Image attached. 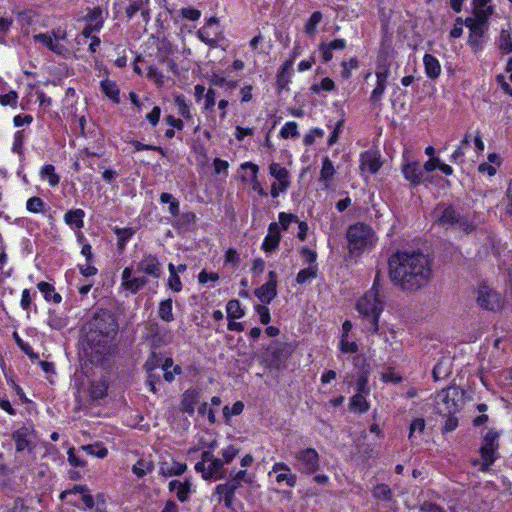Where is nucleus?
<instances>
[{
    "label": "nucleus",
    "mask_w": 512,
    "mask_h": 512,
    "mask_svg": "<svg viewBox=\"0 0 512 512\" xmlns=\"http://www.w3.org/2000/svg\"><path fill=\"white\" fill-rule=\"evenodd\" d=\"M389 277L400 290L415 292L432 280V262L420 251H398L389 258Z\"/></svg>",
    "instance_id": "nucleus-1"
},
{
    "label": "nucleus",
    "mask_w": 512,
    "mask_h": 512,
    "mask_svg": "<svg viewBox=\"0 0 512 512\" xmlns=\"http://www.w3.org/2000/svg\"><path fill=\"white\" fill-rule=\"evenodd\" d=\"M86 328V345L91 350L92 361L98 362L97 357L109 351L110 343L118 333L117 319L111 311L102 309L94 314Z\"/></svg>",
    "instance_id": "nucleus-2"
},
{
    "label": "nucleus",
    "mask_w": 512,
    "mask_h": 512,
    "mask_svg": "<svg viewBox=\"0 0 512 512\" xmlns=\"http://www.w3.org/2000/svg\"><path fill=\"white\" fill-rule=\"evenodd\" d=\"M383 294L379 288L378 276L375 278L373 286L368 290L356 304L357 311L363 316L364 329L367 332L376 333L378 331V320L383 311Z\"/></svg>",
    "instance_id": "nucleus-3"
},
{
    "label": "nucleus",
    "mask_w": 512,
    "mask_h": 512,
    "mask_svg": "<svg viewBox=\"0 0 512 512\" xmlns=\"http://www.w3.org/2000/svg\"><path fill=\"white\" fill-rule=\"evenodd\" d=\"M499 448V434L494 430H489L483 438L480 447V459L472 460V465L478 467L481 472L490 471V467L498 458L497 450Z\"/></svg>",
    "instance_id": "nucleus-4"
},
{
    "label": "nucleus",
    "mask_w": 512,
    "mask_h": 512,
    "mask_svg": "<svg viewBox=\"0 0 512 512\" xmlns=\"http://www.w3.org/2000/svg\"><path fill=\"white\" fill-rule=\"evenodd\" d=\"M348 248L351 253L362 252L375 245L374 233L370 226L364 223L351 225L346 233Z\"/></svg>",
    "instance_id": "nucleus-5"
},
{
    "label": "nucleus",
    "mask_w": 512,
    "mask_h": 512,
    "mask_svg": "<svg viewBox=\"0 0 512 512\" xmlns=\"http://www.w3.org/2000/svg\"><path fill=\"white\" fill-rule=\"evenodd\" d=\"M436 210L439 212L437 223L446 229L457 227L466 234L476 229V225L458 213L452 205H438Z\"/></svg>",
    "instance_id": "nucleus-6"
},
{
    "label": "nucleus",
    "mask_w": 512,
    "mask_h": 512,
    "mask_svg": "<svg viewBox=\"0 0 512 512\" xmlns=\"http://www.w3.org/2000/svg\"><path fill=\"white\" fill-rule=\"evenodd\" d=\"M464 392L457 386L443 389L436 398V409L439 414L451 415L458 412L463 404Z\"/></svg>",
    "instance_id": "nucleus-7"
},
{
    "label": "nucleus",
    "mask_w": 512,
    "mask_h": 512,
    "mask_svg": "<svg viewBox=\"0 0 512 512\" xmlns=\"http://www.w3.org/2000/svg\"><path fill=\"white\" fill-rule=\"evenodd\" d=\"M294 467L301 474L312 475L320 468V457L314 448H303L293 452Z\"/></svg>",
    "instance_id": "nucleus-8"
},
{
    "label": "nucleus",
    "mask_w": 512,
    "mask_h": 512,
    "mask_svg": "<svg viewBox=\"0 0 512 512\" xmlns=\"http://www.w3.org/2000/svg\"><path fill=\"white\" fill-rule=\"evenodd\" d=\"M66 32L57 30L51 33H40L34 35V42L40 43L57 55H64L68 52L66 47L60 43L66 39Z\"/></svg>",
    "instance_id": "nucleus-9"
},
{
    "label": "nucleus",
    "mask_w": 512,
    "mask_h": 512,
    "mask_svg": "<svg viewBox=\"0 0 512 512\" xmlns=\"http://www.w3.org/2000/svg\"><path fill=\"white\" fill-rule=\"evenodd\" d=\"M143 339L150 342L152 348L167 345L171 341L168 330L161 327L157 322H148L145 325Z\"/></svg>",
    "instance_id": "nucleus-10"
},
{
    "label": "nucleus",
    "mask_w": 512,
    "mask_h": 512,
    "mask_svg": "<svg viewBox=\"0 0 512 512\" xmlns=\"http://www.w3.org/2000/svg\"><path fill=\"white\" fill-rule=\"evenodd\" d=\"M292 353V347L285 342H273L267 349L269 365L280 369Z\"/></svg>",
    "instance_id": "nucleus-11"
},
{
    "label": "nucleus",
    "mask_w": 512,
    "mask_h": 512,
    "mask_svg": "<svg viewBox=\"0 0 512 512\" xmlns=\"http://www.w3.org/2000/svg\"><path fill=\"white\" fill-rule=\"evenodd\" d=\"M135 273L132 267H125L121 274V287L131 294L138 293L148 284L146 276H137Z\"/></svg>",
    "instance_id": "nucleus-12"
},
{
    "label": "nucleus",
    "mask_w": 512,
    "mask_h": 512,
    "mask_svg": "<svg viewBox=\"0 0 512 512\" xmlns=\"http://www.w3.org/2000/svg\"><path fill=\"white\" fill-rule=\"evenodd\" d=\"M135 272L143 274V276L146 277H152L154 279L161 277L163 273L162 265L159 259L156 255L153 254L144 255L138 262Z\"/></svg>",
    "instance_id": "nucleus-13"
},
{
    "label": "nucleus",
    "mask_w": 512,
    "mask_h": 512,
    "mask_svg": "<svg viewBox=\"0 0 512 512\" xmlns=\"http://www.w3.org/2000/svg\"><path fill=\"white\" fill-rule=\"evenodd\" d=\"M224 465L225 464L221 461L220 458H216L212 462H209L207 465H204V463H196L195 470L201 473V476L204 480H209L212 478L224 479L227 477Z\"/></svg>",
    "instance_id": "nucleus-14"
},
{
    "label": "nucleus",
    "mask_w": 512,
    "mask_h": 512,
    "mask_svg": "<svg viewBox=\"0 0 512 512\" xmlns=\"http://www.w3.org/2000/svg\"><path fill=\"white\" fill-rule=\"evenodd\" d=\"M69 499L71 503H77L81 500L87 509H92L95 506L93 496L90 494L89 489L85 485H75L72 489L62 492V499Z\"/></svg>",
    "instance_id": "nucleus-15"
},
{
    "label": "nucleus",
    "mask_w": 512,
    "mask_h": 512,
    "mask_svg": "<svg viewBox=\"0 0 512 512\" xmlns=\"http://www.w3.org/2000/svg\"><path fill=\"white\" fill-rule=\"evenodd\" d=\"M219 22L216 17H210L206 24L197 32L198 38L209 46H215L220 35Z\"/></svg>",
    "instance_id": "nucleus-16"
},
{
    "label": "nucleus",
    "mask_w": 512,
    "mask_h": 512,
    "mask_svg": "<svg viewBox=\"0 0 512 512\" xmlns=\"http://www.w3.org/2000/svg\"><path fill=\"white\" fill-rule=\"evenodd\" d=\"M268 281L255 290L256 297L264 304H269L277 295V274L270 271Z\"/></svg>",
    "instance_id": "nucleus-17"
},
{
    "label": "nucleus",
    "mask_w": 512,
    "mask_h": 512,
    "mask_svg": "<svg viewBox=\"0 0 512 512\" xmlns=\"http://www.w3.org/2000/svg\"><path fill=\"white\" fill-rule=\"evenodd\" d=\"M477 302L480 307L491 311H495L501 307L499 294L487 287H482L479 290Z\"/></svg>",
    "instance_id": "nucleus-18"
},
{
    "label": "nucleus",
    "mask_w": 512,
    "mask_h": 512,
    "mask_svg": "<svg viewBox=\"0 0 512 512\" xmlns=\"http://www.w3.org/2000/svg\"><path fill=\"white\" fill-rule=\"evenodd\" d=\"M103 12L100 7H94L90 10L85 19L87 24L85 25L82 35L84 37H89L93 32H98L103 26Z\"/></svg>",
    "instance_id": "nucleus-19"
},
{
    "label": "nucleus",
    "mask_w": 512,
    "mask_h": 512,
    "mask_svg": "<svg viewBox=\"0 0 512 512\" xmlns=\"http://www.w3.org/2000/svg\"><path fill=\"white\" fill-rule=\"evenodd\" d=\"M272 471L278 473L276 476L277 483L285 482L289 487H294L296 485L297 476L291 472V468L287 464L277 462L273 465Z\"/></svg>",
    "instance_id": "nucleus-20"
},
{
    "label": "nucleus",
    "mask_w": 512,
    "mask_h": 512,
    "mask_svg": "<svg viewBox=\"0 0 512 512\" xmlns=\"http://www.w3.org/2000/svg\"><path fill=\"white\" fill-rule=\"evenodd\" d=\"M478 20L467 19L466 25L470 29L469 42L472 45H478L479 39L483 36L486 28V19L484 16H477Z\"/></svg>",
    "instance_id": "nucleus-21"
},
{
    "label": "nucleus",
    "mask_w": 512,
    "mask_h": 512,
    "mask_svg": "<svg viewBox=\"0 0 512 512\" xmlns=\"http://www.w3.org/2000/svg\"><path fill=\"white\" fill-rule=\"evenodd\" d=\"M228 478V483L235 493L242 487V483L252 484L254 481V475L248 473L246 470L236 471L235 469H231Z\"/></svg>",
    "instance_id": "nucleus-22"
},
{
    "label": "nucleus",
    "mask_w": 512,
    "mask_h": 512,
    "mask_svg": "<svg viewBox=\"0 0 512 512\" xmlns=\"http://www.w3.org/2000/svg\"><path fill=\"white\" fill-rule=\"evenodd\" d=\"M402 172L405 179L413 186H417L423 181L424 171L418 162H412L404 165Z\"/></svg>",
    "instance_id": "nucleus-23"
},
{
    "label": "nucleus",
    "mask_w": 512,
    "mask_h": 512,
    "mask_svg": "<svg viewBox=\"0 0 512 512\" xmlns=\"http://www.w3.org/2000/svg\"><path fill=\"white\" fill-rule=\"evenodd\" d=\"M280 228L275 222L270 223L268 233L262 243V249L265 252H271L277 248L280 242Z\"/></svg>",
    "instance_id": "nucleus-24"
},
{
    "label": "nucleus",
    "mask_w": 512,
    "mask_h": 512,
    "mask_svg": "<svg viewBox=\"0 0 512 512\" xmlns=\"http://www.w3.org/2000/svg\"><path fill=\"white\" fill-rule=\"evenodd\" d=\"M269 172L271 176L279 181V191L285 192L290 186L288 170L279 163L273 162L269 166Z\"/></svg>",
    "instance_id": "nucleus-25"
},
{
    "label": "nucleus",
    "mask_w": 512,
    "mask_h": 512,
    "mask_svg": "<svg viewBox=\"0 0 512 512\" xmlns=\"http://www.w3.org/2000/svg\"><path fill=\"white\" fill-rule=\"evenodd\" d=\"M30 438L31 431L27 427H21L13 433V440L15 442L17 452L24 450L30 451Z\"/></svg>",
    "instance_id": "nucleus-26"
},
{
    "label": "nucleus",
    "mask_w": 512,
    "mask_h": 512,
    "mask_svg": "<svg viewBox=\"0 0 512 512\" xmlns=\"http://www.w3.org/2000/svg\"><path fill=\"white\" fill-rule=\"evenodd\" d=\"M169 490L176 491L177 499L184 503L189 500V495L191 493V483L186 480L185 482H180L178 480H172L169 482Z\"/></svg>",
    "instance_id": "nucleus-27"
},
{
    "label": "nucleus",
    "mask_w": 512,
    "mask_h": 512,
    "mask_svg": "<svg viewBox=\"0 0 512 512\" xmlns=\"http://www.w3.org/2000/svg\"><path fill=\"white\" fill-rule=\"evenodd\" d=\"M452 372V360L442 357L433 368L432 375L435 381L447 378Z\"/></svg>",
    "instance_id": "nucleus-28"
},
{
    "label": "nucleus",
    "mask_w": 512,
    "mask_h": 512,
    "mask_svg": "<svg viewBox=\"0 0 512 512\" xmlns=\"http://www.w3.org/2000/svg\"><path fill=\"white\" fill-rule=\"evenodd\" d=\"M362 170H368L371 174H375L381 167V163L377 154L372 151H366L361 155V165Z\"/></svg>",
    "instance_id": "nucleus-29"
},
{
    "label": "nucleus",
    "mask_w": 512,
    "mask_h": 512,
    "mask_svg": "<svg viewBox=\"0 0 512 512\" xmlns=\"http://www.w3.org/2000/svg\"><path fill=\"white\" fill-rule=\"evenodd\" d=\"M423 64L426 76L432 80L437 79L441 74V65L436 57L431 54H425Z\"/></svg>",
    "instance_id": "nucleus-30"
},
{
    "label": "nucleus",
    "mask_w": 512,
    "mask_h": 512,
    "mask_svg": "<svg viewBox=\"0 0 512 512\" xmlns=\"http://www.w3.org/2000/svg\"><path fill=\"white\" fill-rule=\"evenodd\" d=\"M39 177L42 181L48 182L52 188L58 186L60 182V175L52 164L44 165L39 171Z\"/></svg>",
    "instance_id": "nucleus-31"
},
{
    "label": "nucleus",
    "mask_w": 512,
    "mask_h": 512,
    "mask_svg": "<svg viewBox=\"0 0 512 512\" xmlns=\"http://www.w3.org/2000/svg\"><path fill=\"white\" fill-rule=\"evenodd\" d=\"M292 66L293 60H287L281 66V69L277 74V86L279 89H287L291 78Z\"/></svg>",
    "instance_id": "nucleus-32"
},
{
    "label": "nucleus",
    "mask_w": 512,
    "mask_h": 512,
    "mask_svg": "<svg viewBox=\"0 0 512 512\" xmlns=\"http://www.w3.org/2000/svg\"><path fill=\"white\" fill-rule=\"evenodd\" d=\"M334 175H335V168L333 166V163L329 159V157L326 156L323 158V161H322V168L320 171L319 180L324 183L326 188H328Z\"/></svg>",
    "instance_id": "nucleus-33"
},
{
    "label": "nucleus",
    "mask_w": 512,
    "mask_h": 512,
    "mask_svg": "<svg viewBox=\"0 0 512 512\" xmlns=\"http://www.w3.org/2000/svg\"><path fill=\"white\" fill-rule=\"evenodd\" d=\"M37 288L43 295L46 301H52L53 303H60L61 296L55 291V288L50 283L41 281L37 284Z\"/></svg>",
    "instance_id": "nucleus-34"
},
{
    "label": "nucleus",
    "mask_w": 512,
    "mask_h": 512,
    "mask_svg": "<svg viewBox=\"0 0 512 512\" xmlns=\"http://www.w3.org/2000/svg\"><path fill=\"white\" fill-rule=\"evenodd\" d=\"M215 493L220 495L219 501L223 499L224 504L227 508L232 507L235 492L233 491V489H231V486L229 485L228 482L224 484H219L215 489Z\"/></svg>",
    "instance_id": "nucleus-35"
},
{
    "label": "nucleus",
    "mask_w": 512,
    "mask_h": 512,
    "mask_svg": "<svg viewBox=\"0 0 512 512\" xmlns=\"http://www.w3.org/2000/svg\"><path fill=\"white\" fill-rule=\"evenodd\" d=\"M113 231L117 235V238H118V241H117L118 250L122 252L125 249L127 243L131 239V237L135 234V230L130 227H125V228L115 227L113 229Z\"/></svg>",
    "instance_id": "nucleus-36"
},
{
    "label": "nucleus",
    "mask_w": 512,
    "mask_h": 512,
    "mask_svg": "<svg viewBox=\"0 0 512 512\" xmlns=\"http://www.w3.org/2000/svg\"><path fill=\"white\" fill-rule=\"evenodd\" d=\"M390 66L391 63L387 56L380 54L378 56L377 67H376V78L381 79L382 81H387L390 75Z\"/></svg>",
    "instance_id": "nucleus-37"
},
{
    "label": "nucleus",
    "mask_w": 512,
    "mask_h": 512,
    "mask_svg": "<svg viewBox=\"0 0 512 512\" xmlns=\"http://www.w3.org/2000/svg\"><path fill=\"white\" fill-rule=\"evenodd\" d=\"M102 92L109 97L114 103H119V88L114 81L109 79H104L100 83Z\"/></svg>",
    "instance_id": "nucleus-38"
},
{
    "label": "nucleus",
    "mask_w": 512,
    "mask_h": 512,
    "mask_svg": "<svg viewBox=\"0 0 512 512\" xmlns=\"http://www.w3.org/2000/svg\"><path fill=\"white\" fill-rule=\"evenodd\" d=\"M199 402L198 392L195 390H187L183 395L182 406L184 412L193 414L195 405Z\"/></svg>",
    "instance_id": "nucleus-39"
},
{
    "label": "nucleus",
    "mask_w": 512,
    "mask_h": 512,
    "mask_svg": "<svg viewBox=\"0 0 512 512\" xmlns=\"http://www.w3.org/2000/svg\"><path fill=\"white\" fill-rule=\"evenodd\" d=\"M84 216L85 212L82 209H75L68 211L64 216V220L68 225L80 229L84 226Z\"/></svg>",
    "instance_id": "nucleus-40"
},
{
    "label": "nucleus",
    "mask_w": 512,
    "mask_h": 512,
    "mask_svg": "<svg viewBox=\"0 0 512 512\" xmlns=\"http://www.w3.org/2000/svg\"><path fill=\"white\" fill-rule=\"evenodd\" d=\"M187 466L186 464L173 462L172 464H168L163 462L160 466V473L165 477H170L174 475H181L185 472Z\"/></svg>",
    "instance_id": "nucleus-41"
},
{
    "label": "nucleus",
    "mask_w": 512,
    "mask_h": 512,
    "mask_svg": "<svg viewBox=\"0 0 512 512\" xmlns=\"http://www.w3.org/2000/svg\"><path fill=\"white\" fill-rule=\"evenodd\" d=\"M161 369L164 371L163 377L167 382H172L175 378V374L181 373V367H173V360L171 358H166L163 361Z\"/></svg>",
    "instance_id": "nucleus-42"
},
{
    "label": "nucleus",
    "mask_w": 512,
    "mask_h": 512,
    "mask_svg": "<svg viewBox=\"0 0 512 512\" xmlns=\"http://www.w3.org/2000/svg\"><path fill=\"white\" fill-rule=\"evenodd\" d=\"M350 409L354 412L365 413L369 409V404L362 394L357 393L350 400Z\"/></svg>",
    "instance_id": "nucleus-43"
},
{
    "label": "nucleus",
    "mask_w": 512,
    "mask_h": 512,
    "mask_svg": "<svg viewBox=\"0 0 512 512\" xmlns=\"http://www.w3.org/2000/svg\"><path fill=\"white\" fill-rule=\"evenodd\" d=\"M323 15L320 11L312 13L310 18L307 20L304 26V32L308 36H313L316 33L318 24L322 21Z\"/></svg>",
    "instance_id": "nucleus-44"
},
{
    "label": "nucleus",
    "mask_w": 512,
    "mask_h": 512,
    "mask_svg": "<svg viewBox=\"0 0 512 512\" xmlns=\"http://www.w3.org/2000/svg\"><path fill=\"white\" fill-rule=\"evenodd\" d=\"M317 272V265H311L308 268L302 269L296 276V282L301 285L310 282L312 279L316 278Z\"/></svg>",
    "instance_id": "nucleus-45"
},
{
    "label": "nucleus",
    "mask_w": 512,
    "mask_h": 512,
    "mask_svg": "<svg viewBox=\"0 0 512 512\" xmlns=\"http://www.w3.org/2000/svg\"><path fill=\"white\" fill-rule=\"evenodd\" d=\"M158 315L165 322H172L174 320V315L172 312V299H166L160 302Z\"/></svg>",
    "instance_id": "nucleus-46"
},
{
    "label": "nucleus",
    "mask_w": 512,
    "mask_h": 512,
    "mask_svg": "<svg viewBox=\"0 0 512 512\" xmlns=\"http://www.w3.org/2000/svg\"><path fill=\"white\" fill-rule=\"evenodd\" d=\"M154 466L151 461H146L144 459H139L132 467L133 473L139 477L142 478L148 473L152 472Z\"/></svg>",
    "instance_id": "nucleus-47"
},
{
    "label": "nucleus",
    "mask_w": 512,
    "mask_h": 512,
    "mask_svg": "<svg viewBox=\"0 0 512 512\" xmlns=\"http://www.w3.org/2000/svg\"><path fill=\"white\" fill-rule=\"evenodd\" d=\"M81 449L88 455L95 456L97 458H105L108 454V450L101 443H94L89 445L81 446Z\"/></svg>",
    "instance_id": "nucleus-48"
},
{
    "label": "nucleus",
    "mask_w": 512,
    "mask_h": 512,
    "mask_svg": "<svg viewBox=\"0 0 512 512\" xmlns=\"http://www.w3.org/2000/svg\"><path fill=\"white\" fill-rule=\"evenodd\" d=\"M169 278L168 287L174 292H180L182 290V283L180 277L177 274L176 268L172 263L168 265Z\"/></svg>",
    "instance_id": "nucleus-49"
},
{
    "label": "nucleus",
    "mask_w": 512,
    "mask_h": 512,
    "mask_svg": "<svg viewBox=\"0 0 512 512\" xmlns=\"http://www.w3.org/2000/svg\"><path fill=\"white\" fill-rule=\"evenodd\" d=\"M227 316L231 319H239L244 316V310L241 307V303L236 300H230L226 306Z\"/></svg>",
    "instance_id": "nucleus-50"
},
{
    "label": "nucleus",
    "mask_w": 512,
    "mask_h": 512,
    "mask_svg": "<svg viewBox=\"0 0 512 512\" xmlns=\"http://www.w3.org/2000/svg\"><path fill=\"white\" fill-rule=\"evenodd\" d=\"M175 105L177 106L179 115H181L187 120H191L193 118L190 110V105L186 102L185 97L183 95H178L175 97Z\"/></svg>",
    "instance_id": "nucleus-51"
},
{
    "label": "nucleus",
    "mask_w": 512,
    "mask_h": 512,
    "mask_svg": "<svg viewBox=\"0 0 512 512\" xmlns=\"http://www.w3.org/2000/svg\"><path fill=\"white\" fill-rule=\"evenodd\" d=\"M392 495V490L386 484H378L373 489V496L382 501H391Z\"/></svg>",
    "instance_id": "nucleus-52"
},
{
    "label": "nucleus",
    "mask_w": 512,
    "mask_h": 512,
    "mask_svg": "<svg viewBox=\"0 0 512 512\" xmlns=\"http://www.w3.org/2000/svg\"><path fill=\"white\" fill-rule=\"evenodd\" d=\"M162 364V357L159 354L152 352L144 364V370L146 373L154 372V370L161 367Z\"/></svg>",
    "instance_id": "nucleus-53"
},
{
    "label": "nucleus",
    "mask_w": 512,
    "mask_h": 512,
    "mask_svg": "<svg viewBox=\"0 0 512 512\" xmlns=\"http://www.w3.org/2000/svg\"><path fill=\"white\" fill-rule=\"evenodd\" d=\"M335 88V83L334 81L329 78V77H325L322 79V81L318 84V83H314L310 90L315 93V94H319L321 91H326V92H330L332 91L333 89Z\"/></svg>",
    "instance_id": "nucleus-54"
},
{
    "label": "nucleus",
    "mask_w": 512,
    "mask_h": 512,
    "mask_svg": "<svg viewBox=\"0 0 512 512\" xmlns=\"http://www.w3.org/2000/svg\"><path fill=\"white\" fill-rule=\"evenodd\" d=\"M499 47L502 51L510 53L512 51V34L510 31L502 29L499 37Z\"/></svg>",
    "instance_id": "nucleus-55"
},
{
    "label": "nucleus",
    "mask_w": 512,
    "mask_h": 512,
    "mask_svg": "<svg viewBox=\"0 0 512 512\" xmlns=\"http://www.w3.org/2000/svg\"><path fill=\"white\" fill-rule=\"evenodd\" d=\"M490 2L491 0H474L477 16H484V18H487L492 14L493 8L489 5Z\"/></svg>",
    "instance_id": "nucleus-56"
},
{
    "label": "nucleus",
    "mask_w": 512,
    "mask_h": 512,
    "mask_svg": "<svg viewBox=\"0 0 512 512\" xmlns=\"http://www.w3.org/2000/svg\"><path fill=\"white\" fill-rule=\"evenodd\" d=\"M29 134H30L29 129L28 130L23 129V130L17 131L15 133L13 147H12L13 152L18 153L19 155L22 154V152H23L22 146H23L24 138H27L29 136Z\"/></svg>",
    "instance_id": "nucleus-57"
},
{
    "label": "nucleus",
    "mask_w": 512,
    "mask_h": 512,
    "mask_svg": "<svg viewBox=\"0 0 512 512\" xmlns=\"http://www.w3.org/2000/svg\"><path fill=\"white\" fill-rule=\"evenodd\" d=\"M386 84H387V81H382L381 79H377L376 87L374 88V90L372 91V93L370 95V101L373 104H377L380 102V100L385 92Z\"/></svg>",
    "instance_id": "nucleus-58"
},
{
    "label": "nucleus",
    "mask_w": 512,
    "mask_h": 512,
    "mask_svg": "<svg viewBox=\"0 0 512 512\" xmlns=\"http://www.w3.org/2000/svg\"><path fill=\"white\" fill-rule=\"evenodd\" d=\"M149 0H130L126 8V16L131 19L138 11H141L148 4Z\"/></svg>",
    "instance_id": "nucleus-59"
},
{
    "label": "nucleus",
    "mask_w": 512,
    "mask_h": 512,
    "mask_svg": "<svg viewBox=\"0 0 512 512\" xmlns=\"http://www.w3.org/2000/svg\"><path fill=\"white\" fill-rule=\"evenodd\" d=\"M239 451L234 445H229L221 451L222 458L220 459L224 464H229L239 454Z\"/></svg>",
    "instance_id": "nucleus-60"
},
{
    "label": "nucleus",
    "mask_w": 512,
    "mask_h": 512,
    "mask_svg": "<svg viewBox=\"0 0 512 512\" xmlns=\"http://www.w3.org/2000/svg\"><path fill=\"white\" fill-rule=\"evenodd\" d=\"M298 126L296 122H287L281 129L280 135L284 139H288L290 137H297L299 135Z\"/></svg>",
    "instance_id": "nucleus-61"
},
{
    "label": "nucleus",
    "mask_w": 512,
    "mask_h": 512,
    "mask_svg": "<svg viewBox=\"0 0 512 512\" xmlns=\"http://www.w3.org/2000/svg\"><path fill=\"white\" fill-rule=\"evenodd\" d=\"M17 23L21 26L24 35L28 36L30 33L31 17L29 12H20L17 16Z\"/></svg>",
    "instance_id": "nucleus-62"
},
{
    "label": "nucleus",
    "mask_w": 512,
    "mask_h": 512,
    "mask_svg": "<svg viewBox=\"0 0 512 512\" xmlns=\"http://www.w3.org/2000/svg\"><path fill=\"white\" fill-rule=\"evenodd\" d=\"M244 404L241 401L235 402L232 407L225 406L223 408V415L225 418H229L231 416L240 415L243 412Z\"/></svg>",
    "instance_id": "nucleus-63"
},
{
    "label": "nucleus",
    "mask_w": 512,
    "mask_h": 512,
    "mask_svg": "<svg viewBox=\"0 0 512 512\" xmlns=\"http://www.w3.org/2000/svg\"><path fill=\"white\" fill-rule=\"evenodd\" d=\"M342 72L341 76L344 79H348L351 76V70L356 69L358 67V60L356 58H351L349 61H343L341 63Z\"/></svg>",
    "instance_id": "nucleus-64"
}]
</instances>
